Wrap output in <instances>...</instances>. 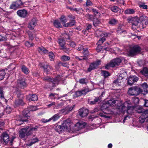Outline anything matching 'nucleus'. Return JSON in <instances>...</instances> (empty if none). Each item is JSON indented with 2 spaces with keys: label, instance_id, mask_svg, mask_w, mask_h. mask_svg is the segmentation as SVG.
<instances>
[{
  "label": "nucleus",
  "instance_id": "63",
  "mask_svg": "<svg viewBox=\"0 0 148 148\" xmlns=\"http://www.w3.org/2000/svg\"><path fill=\"white\" fill-rule=\"evenodd\" d=\"M92 5V3L90 0H87L86 5L87 6H91Z\"/></svg>",
  "mask_w": 148,
  "mask_h": 148
},
{
  "label": "nucleus",
  "instance_id": "13",
  "mask_svg": "<svg viewBox=\"0 0 148 148\" xmlns=\"http://www.w3.org/2000/svg\"><path fill=\"white\" fill-rule=\"evenodd\" d=\"M101 61L100 60H97L96 62L91 63L88 69V72H90L92 70L96 68L100 64Z\"/></svg>",
  "mask_w": 148,
  "mask_h": 148
},
{
  "label": "nucleus",
  "instance_id": "21",
  "mask_svg": "<svg viewBox=\"0 0 148 148\" xmlns=\"http://www.w3.org/2000/svg\"><path fill=\"white\" fill-rule=\"evenodd\" d=\"M17 14L19 16L24 18L26 16L27 12L25 10H18L17 12Z\"/></svg>",
  "mask_w": 148,
  "mask_h": 148
},
{
  "label": "nucleus",
  "instance_id": "29",
  "mask_svg": "<svg viewBox=\"0 0 148 148\" xmlns=\"http://www.w3.org/2000/svg\"><path fill=\"white\" fill-rule=\"evenodd\" d=\"M53 24L54 26L58 28H61L62 27L60 22L57 20L54 21Z\"/></svg>",
  "mask_w": 148,
  "mask_h": 148
},
{
  "label": "nucleus",
  "instance_id": "31",
  "mask_svg": "<svg viewBox=\"0 0 148 148\" xmlns=\"http://www.w3.org/2000/svg\"><path fill=\"white\" fill-rule=\"evenodd\" d=\"M3 140L5 143H7L9 141V137L6 133L3 134Z\"/></svg>",
  "mask_w": 148,
  "mask_h": 148
},
{
  "label": "nucleus",
  "instance_id": "62",
  "mask_svg": "<svg viewBox=\"0 0 148 148\" xmlns=\"http://www.w3.org/2000/svg\"><path fill=\"white\" fill-rule=\"evenodd\" d=\"M29 38L30 40H32L34 39L33 34L32 32H29L28 33Z\"/></svg>",
  "mask_w": 148,
  "mask_h": 148
},
{
  "label": "nucleus",
  "instance_id": "40",
  "mask_svg": "<svg viewBox=\"0 0 148 148\" xmlns=\"http://www.w3.org/2000/svg\"><path fill=\"white\" fill-rule=\"evenodd\" d=\"M5 74V72L4 70H0V80L3 79Z\"/></svg>",
  "mask_w": 148,
  "mask_h": 148
},
{
  "label": "nucleus",
  "instance_id": "45",
  "mask_svg": "<svg viewBox=\"0 0 148 148\" xmlns=\"http://www.w3.org/2000/svg\"><path fill=\"white\" fill-rule=\"evenodd\" d=\"M108 23L110 24L114 25L118 23V21L114 18H112L110 20Z\"/></svg>",
  "mask_w": 148,
  "mask_h": 148
},
{
  "label": "nucleus",
  "instance_id": "16",
  "mask_svg": "<svg viewBox=\"0 0 148 148\" xmlns=\"http://www.w3.org/2000/svg\"><path fill=\"white\" fill-rule=\"evenodd\" d=\"M26 86V83L24 80H19L17 81L16 85L17 88H23Z\"/></svg>",
  "mask_w": 148,
  "mask_h": 148
},
{
  "label": "nucleus",
  "instance_id": "48",
  "mask_svg": "<svg viewBox=\"0 0 148 148\" xmlns=\"http://www.w3.org/2000/svg\"><path fill=\"white\" fill-rule=\"evenodd\" d=\"M79 82L82 84H86L88 82L87 79L85 78H82L80 79Z\"/></svg>",
  "mask_w": 148,
  "mask_h": 148
},
{
  "label": "nucleus",
  "instance_id": "42",
  "mask_svg": "<svg viewBox=\"0 0 148 148\" xmlns=\"http://www.w3.org/2000/svg\"><path fill=\"white\" fill-rule=\"evenodd\" d=\"M66 106L63 109L60 110V114H66L69 113V110Z\"/></svg>",
  "mask_w": 148,
  "mask_h": 148
},
{
  "label": "nucleus",
  "instance_id": "39",
  "mask_svg": "<svg viewBox=\"0 0 148 148\" xmlns=\"http://www.w3.org/2000/svg\"><path fill=\"white\" fill-rule=\"evenodd\" d=\"M101 99V97L99 96V97L95 98L93 101L89 102V103L91 105H93L95 104L97 102L100 101V100Z\"/></svg>",
  "mask_w": 148,
  "mask_h": 148
},
{
  "label": "nucleus",
  "instance_id": "60",
  "mask_svg": "<svg viewBox=\"0 0 148 148\" xmlns=\"http://www.w3.org/2000/svg\"><path fill=\"white\" fill-rule=\"evenodd\" d=\"M0 98L1 99L4 98L2 89L1 87H0Z\"/></svg>",
  "mask_w": 148,
  "mask_h": 148
},
{
  "label": "nucleus",
  "instance_id": "53",
  "mask_svg": "<svg viewBox=\"0 0 148 148\" xmlns=\"http://www.w3.org/2000/svg\"><path fill=\"white\" fill-rule=\"evenodd\" d=\"M92 10L94 13L95 15L97 16H99L100 15V13L97 10L94 8H92Z\"/></svg>",
  "mask_w": 148,
  "mask_h": 148
},
{
  "label": "nucleus",
  "instance_id": "11",
  "mask_svg": "<svg viewBox=\"0 0 148 148\" xmlns=\"http://www.w3.org/2000/svg\"><path fill=\"white\" fill-rule=\"evenodd\" d=\"M41 66L44 69V73L46 74H49L50 71L52 70V67L47 64L46 63H43L41 64Z\"/></svg>",
  "mask_w": 148,
  "mask_h": 148
},
{
  "label": "nucleus",
  "instance_id": "61",
  "mask_svg": "<svg viewBox=\"0 0 148 148\" xmlns=\"http://www.w3.org/2000/svg\"><path fill=\"white\" fill-rule=\"evenodd\" d=\"M25 111H23V115L24 118H26L27 119H28L29 116L27 115V113L29 112L28 111H27V112H25Z\"/></svg>",
  "mask_w": 148,
  "mask_h": 148
},
{
  "label": "nucleus",
  "instance_id": "14",
  "mask_svg": "<svg viewBox=\"0 0 148 148\" xmlns=\"http://www.w3.org/2000/svg\"><path fill=\"white\" fill-rule=\"evenodd\" d=\"M37 127L36 126L34 127H29L28 126L26 127V136H28L31 135L33 132L37 130Z\"/></svg>",
  "mask_w": 148,
  "mask_h": 148
},
{
  "label": "nucleus",
  "instance_id": "18",
  "mask_svg": "<svg viewBox=\"0 0 148 148\" xmlns=\"http://www.w3.org/2000/svg\"><path fill=\"white\" fill-rule=\"evenodd\" d=\"M138 80V78L136 76H130L128 78V83L129 85H132L134 83L136 82Z\"/></svg>",
  "mask_w": 148,
  "mask_h": 148
},
{
  "label": "nucleus",
  "instance_id": "49",
  "mask_svg": "<svg viewBox=\"0 0 148 148\" xmlns=\"http://www.w3.org/2000/svg\"><path fill=\"white\" fill-rule=\"evenodd\" d=\"M105 40V38L103 37H102L99 40L97 44L98 45H101Z\"/></svg>",
  "mask_w": 148,
  "mask_h": 148
},
{
  "label": "nucleus",
  "instance_id": "57",
  "mask_svg": "<svg viewBox=\"0 0 148 148\" xmlns=\"http://www.w3.org/2000/svg\"><path fill=\"white\" fill-rule=\"evenodd\" d=\"M28 110L30 111H34L37 110V108L36 106H31L28 108Z\"/></svg>",
  "mask_w": 148,
  "mask_h": 148
},
{
  "label": "nucleus",
  "instance_id": "28",
  "mask_svg": "<svg viewBox=\"0 0 148 148\" xmlns=\"http://www.w3.org/2000/svg\"><path fill=\"white\" fill-rule=\"evenodd\" d=\"M96 34L97 35V36L106 37L109 36L110 35V34L109 33H107L106 32H99L97 31L96 32Z\"/></svg>",
  "mask_w": 148,
  "mask_h": 148
},
{
  "label": "nucleus",
  "instance_id": "47",
  "mask_svg": "<svg viewBox=\"0 0 148 148\" xmlns=\"http://www.w3.org/2000/svg\"><path fill=\"white\" fill-rule=\"evenodd\" d=\"M91 90H89L88 88H85L81 90H80L82 94L83 95H85L88 92L90 91Z\"/></svg>",
  "mask_w": 148,
  "mask_h": 148
},
{
  "label": "nucleus",
  "instance_id": "3",
  "mask_svg": "<svg viewBox=\"0 0 148 148\" xmlns=\"http://www.w3.org/2000/svg\"><path fill=\"white\" fill-rule=\"evenodd\" d=\"M73 124L70 119H67L64 121L62 125H57L55 128V131L60 134L65 130L69 131L71 129V127Z\"/></svg>",
  "mask_w": 148,
  "mask_h": 148
},
{
  "label": "nucleus",
  "instance_id": "26",
  "mask_svg": "<svg viewBox=\"0 0 148 148\" xmlns=\"http://www.w3.org/2000/svg\"><path fill=\"white\" fill-rule=\"evenodd\" d=\"M59 19L62 23L64 27V25L66 24V23L67 21V17L64 15H62Z\"/></svg>",
  "mask_w": 148,
  "mask_h": 148
},
{
  "label": "nucleus",
  "instance_id": "46",
  "mask_svg": "<svg viewBox=\"0 0 148 148\" xmlns=\"http://www.w3.org/2000/svg\"><path fill=\"white\" fill-rule=\"evenodd\" d=\"M61 60L63 61H66L70 59V57L64 55L61 57Z\"/></svg>",
  "mask_w": 148,
  "mask_h": 148
},
{
  "label": "nucleus",
  "instance_id": "30",
  "mask_svg": "<svg viewBox=\"0 0 148 148\" xmlns=\"http://www.w3.org/2000/svg\"><path fill=\"white\" fill-rule=\"evenodd\" d=\"M140 73L145 76L148 77V68L145 67L140 71Z\"/></svg>",
  "mask_w": 148,
  "mask_h": 148
},
{
  "label": "nucleus",
  "instance_id": "9",
  "mask_svg": "<svg viewBox=\"0 0 148 148\" xmlns=\"http://www.w3.org/2000/svg\"><path fill=\"white\" fill-rule=\"evenodd\" d=\"M23 5V3L21 0H17L12 2L10 5V8L15 10L21 7Z\"/></svg>",
  "mask_w": 148,
  "mask_h": 148
},
{
  "label": "nucleus",
  "instance_id": "58",
  "mask_svg": "<svg viewBox=\"0 0 148 148\" xmlns=\"http://www.w3.org/2000/svg\"><path fill=\"white\" fill-rule=\"evenodd\" d=\"M27 121V119H24L23 118L21 119L18 120L17 121L19 122V123L18 124V125H20L23 123L24 122H26Z\"/></svg>",
  "mask_w": 148,
  "mask_h": 148
},
{
  "label": "nucleus",
  "instance_id": "56",
  "mask_svg": "<svg viewBox=\"0 0 148 148\" xmlns=\"http://www.w3.org/2000/svg\"><path fill=\"white\" fill-rule=\"evenodd\" d=\"M119 8L117 6H113L111 8V10L114 12H117Z\"/></svg>",
  "mask_w": 148,
  "mask_h": 148
},
{
  "label": "nucleus",
  "instance_id": "44",
  "mask_svg": "<svg viewBox=\"0 0 148 148\" xmlns=\"http://www.w3.org/2000/svg\"><path fill=\"white\" fill-rule=\"evenodd\" d=\"M38 51L40 53H47L48 51L46 49L43 47H39L38 49Z\"/></svg>",
  "mask_w": 148,
  "mask_h": 148
},
{
  "label": "nucleus",
  "instance_id": "7",
  "mask_svg": "<svg viewBox=\"0 0 148 148\" xmlns=\"http://www.w3.org/2000/svg\"><path fill=\"white\" fill-rule=\"evenodd\" d=\"M116 100H114V99H111L106 103L103 104L101 107V109L104 112L103 110H108V108L109 106H114L115 105L116 103Z\"/></svg>",
  "mask_w": 148,
  "mask_h": 148
},
{
  "label": "nucleus",
  "instance_id": "10",
  "mask_svg": "<svg viewBox=\"0 0 148 148\" xmlns=\"http://www.w3.org/2000/svg\"><path fill=\"white\" fill-rule=\"evenodd\" d=\"M71 122L73 124L72 125L71 128L74 126L75 127V129L76 131H78L80 129L83 128L86 125L85 123L81 121L78 122L75 124H74L72 122Z\"/></svg>",
  "mask_w": 148,
  "mask_h": 148
},
{
  "label": "nucleus",
  "instance_id": "32",
  "mask_svg": "<svg viewBox=\"0 0 148 148\" xmlns=\"http://www.w3.org/2000/svg\"><path fill=\"white\" fill-rule=\"evenodd\" d=\"M93 21V25L95 27L98 26L101 23L100 20L97 18H94Z\"/></svg>",
  "mask_w": 148,
  "mask_h": 148
},
{
  "label": "nucleus",
  "instance_id": "20",
  "mask_svg": "<svg viewBox=\"0 0 148 148\" xmlns=\"http://www.w3.org/2000/svg\"><path fill=\"white\" fill-rule=\"evenodd\" d=\"M37 24V20L35 18L32 19L31 21L29 23L28 26V28L32 30L34 29L35 26Z\"/></svg>",
  "mask_w": 148,
  "mask_h": 148
},
{
  "label": "nucleus",
  "instance_id": "43",
  "mask_svg": "<svg viewBox=\"0 0 148 148\" xmlns=\"http://www.w3.org/2000/svg\"><path fill=\"white\" fill-rule=\"evenodd\" d=\"M135 12L134 10L131 9H128L126 10L125 13L126 14H133Z\"/></svg>",
  "mask_w": 148,
  "mask_h": 148
},
{
  "label": "nucleus",
  "instance_id": "4",
  "mask_svg": "<svg viewBox=\"0 0 148 148\" xmlns=\"http://www.w3.org/2000/svg\"><path fill=\"white\" fill-rule=\"evenodd\" d=\"M140 47L138 45H135L129 47L127 51V54L129 56L133 57L140 53Z\"/></svg>",
  "mask_w": 148,
  "mask_h": 148
},
{
  "label": "nucleus",
  "instance_id": "2",
  "mask_svg": "<svg viewBox=\"0 0 148 148\" xmlns=\"http://www.w3.org/2000/svg\"><path fill=\"white\" fill-rule=\"evenodd\" d=\"M135 106L131 103L130 101L128 100L123 104L119 106L118 109L122 113H124L126 111L128 114H131L134 112Z\"/></svg>",
  "mask_w": 148,
  "mask_h": 148
},
{
  "label": "nucleus",
  "instance_id": "12",
  "mask_svg": "<svg viewBox=\"0 0 148 148\" xmlns=\"http://www.w3.org/2000/svg\"><path fill=\"white\" fill-rule=\"evenodd\" d=\"M141 86L143 88L141 89L140 88H139V90L140 92V93H141L145 95L148 92V86L147 84L145 83L143 84Z\"/></svg>",
  "mask_w": 148,
  "mask_h": 148
},
{
  "label": "nucleus",
  "instance_id": "6",
  "mask_svg": "<svg viewBox=\"0 0 148 148\" xmlns=\"http://www.w3.org/2000/svg\"><path fill=\"white\" fill-rule=\"evenodd\" d=\"M122 61V59L120 58L114 59L106 65L105 68L108 69L110 67H114L116 65H119Z\"/></svg>",
  "mask_w": 148,
  "mask_h": 148
},
{
  "label": "nucleus",
  "instance_id": "1",
  "mask_svg": "<svg viewBox=\"0 0 148 148\" xmlns=\"http://www.w3.org/2000/svg\"><path fill=\"white\" fill-rule=\"evenodd\" d=\"M132 23V28L133 30L139 28L142 29L145 27L148 23V17L145 16H142L139 18L134 17L131 19Z\"/></svg>",
  "mask_w": 148,
  "mask_h": 148
},
{
  "label": "nucleus",
  "instance_id": "38",
  "mask_svg": "<svg viewBox=\"0 0 148 148\" xmlns=\"http://www.w3.org/2000/svg\"><path fill=\"white\" fill-rule=\"evenodd\" d=\"M38 141V139L37 138H35L31 140V141L30 143H29L27 144V145L29 146H31L33 144Z\"/></svg>",
  "mask_w": 148,
  "mask_h": 148
},
{
  "label": "nucleus",
  "instance_id": "34",
  "mask_svg": "<svg viewBox=\"0 0 148 148\" xmlns=\"http://www.w3.org/2000/svg\"><path fill=\"white\" fill-rule=\"evenodd\" d=\"M21 70L22 72L26 75L28 74L29 72V71L28 68L24 65L22 66Z\"/></svg>",
  "mask_w": 148,
  "mask_h": 148
},
{
  "label": "nucleus",
  "instance_id": "64",
  "mask_svg": "<svg viewBox=\"0 0 148 148\" xmlns=\"http://www.w3.org/2000/svg\"><path fill=\"white\" fill-rule=\"evenodd\" d=\"M67 106V108L68 110H69V112L71 111H72V110H73V108L75 107V106L73 105L71 106Z\"/></svg>",
  "mask_w": 148,
  "mask_h": 148
},
{
  "label": "nucleus",
  "instance_id": "41",
  "mask_svg": "<svg viewBox=\"0 0 148 148\" xmlns=\"http://www.w3.org/2000/svg\"><path fill=\"white\" fill-rule=\"evenodd\" d=\"M138 5L140 8H142L144 9H147V6L145 5L144 3L142 2H140L138 3Z\"/></svg>",
  "mask_w": 148,
  "mask_h": 148
},
{
  "label": "nucleus",
  "instance_id": "27",
  "mask_svg": "<svg viewBox=\"0 0 148 148\" xmlns=\"http://www.w3.org/2000/svg\"><path fill=\"white\" fill-rule=\"evenodd\" d=\"M49 97L52 99H59L60 98L62 97V96L59 97V95L57 94L51 93L49 95Z\"/></svg>",
  "mask_w": 148,
  "mask_h": 148
},
{
  "label": "nucleus",
  "instance_id": "35",
  "mask_svg": "<svg viewBox=\"0 0 148 148\" xmlns=\"http://www.w3.org/2000/svg\"><path fill=\"white\" fill-rule=\"evenodd\" d=\"M101 74L102 76L104 77L105 78L110 75V74L108 72L104 70L101 71Z\"/></svg>",
  "mask_w": 148,
  "mask_h": 148
},
{
  "label": "nucleus",
  "instance_id": "15",
  "mask_svg": "<svg viewBox=\"0 0 148 148\" xmlns=\"http://www.w3.org/2000/svg\"><path fill=\"white\" fill-rule=\"evenodd\" d=\"M23 95H21L20 96H19L18 95V99H17L15 102V104L16 106L23 105L24 104V103L23 100Z\"/></svg>",
  "mask_w": 148,
  "mask_h": 148
},
{
  "label": "nucleus",
  "instance_id": "5",
  "mask_svg": "<svg viewBox=\"0 0 148 148\" xmlns=\"http://www.w3.org/2000/svg\"><path fill=\"white\" fill-rule=\"evenodd\" d=\"M44 79L45 80L50 82V84H52V86L53 87L58 85L59 81L61 80V77L59 75L57 76L53 79L48 76L45 77Z\"/></svg>",
  "mask_w": 148,
  "mask_h": 148
},
{
  "label": "nucleus",
  "instance_id": "22",
  "mask_svg": "<svg viewBox=\"0 0 148 148\" xmlns=\"http://www.w3.org/2000/svg\"><path fill=\"white\" fill-rule=\"evenodd\" d=\"M123 77L121 76L120 75L114 81V83L119 86H121L123 84Z\"/></svg>",
  "mask_w": 148,
  "mask_h": 148
},
{
  "label": "nucleus",
  "instance_id": "25",
  "mask_svg": "<svg viewBox=\"0 0 148 148\" xmlns=\"http://www.w3.org/2000/svg\"><path fill=\"white\" fill-rule=\"evenodd\" d=\"M135 110L136 112L139 113H142L144 111L142 106H135Z\"/></svg>",
  "mask_w": 148,
  "mask_h": 148
},
{
  "label": "nucleus",
  "instance_id": "59",
  "mask_svg": "<svg viewBox=\"0 0 148 148\" xmlns=\"http://www.w3.org/2000/svg\"><path fill=\"white\" fill-rule=\"evenodd\" d=\"M117 31L118 33L120 34H121L122 33H125V32H126L123 30L121 28V27H120L117 29Z\"/></svg>",
  "mask_w": 148,
  "mask_h": 148
},
{
  "label": "nucleus",
  "instance_id": "51",
  "mask_svg": "<svg viewBox=\"0 0 148 148\" xmlns=\"http://www.w3.org/2000/svg\"><path fill=\"white\" fill-rule=\"evenodd\" d=\"M49 56L51 61L53 60L55 56L53 52H50L49 53Z\"/></svg>",
  "mask_w": 148,
  "mask_h": 148
},
{
  "label": "nucleus",
  "instance_id": "23",
  "mask_svg": "<svg viewBox=\"0 0 148 148\" xmlns=\"http://www.w3.org/2000/svg\"><path fill=\"white\" fill-rule=\"evenodd\" d=\"M59 43L60 46L62 47L61 49L64 50H66L68 51L69 49H67L65 46V42L64 40L63 39H60L59 40Z\"/></svg>",
  "mask_w": 148,
  "mask_h": 148
},
{
  "label": "nucleus",
  "instance_id": "8",
  "mask_svg": "<svg viewBox=\"0 0 148 148\" xmlns=\"http://www.w3.org/2000/svg\"><path fill=\"white\" fill-rule=\"evenodd\" d=\"M127 93L130 96H137L140 94L139 88L136 86L132 87L130 88Z\"/></svg>",
  "mask_w": 148,
  "mask_h": 148
},
{
  "label": "nucleus",
  "instance_id": "36",
  "mask_svg": "<svg viewBox=\"0 0 148 148\" xmlns=\"http://www.w3.org/2000/svg\"><path fill=\"white\" fill-rule=\"evenodd\" d=\"M139 99L138 98H133L132 99V103H131L134 106H137V104L139 103Z\"/></svg>",
  "mask_w": 148,
  "mask_h": 148
},
{
  "label": "nucleus",
  "instance_id": "55",
  "mask_svg": "<svg viewBox=\"0 0 148 148\" xmlns=\"http://www.w3.org/2000/svg\"><path fill=\"white\" fill-rule=\"evenodd\" d=\"M82 95L80 90L78 91L75 92L74 96V97H77L79 96H80Z\"/></svg>",
  "mask_w": 148,
  "mask_h": 148
},
{
  "label": "nucleus",
  "instance_id": "24",
  "mask_svg": "<svg viewBox=\"0 0 148 148\" xmlns=\"http://www.w3.org/2000/svg\"><path fill=\"white\" fill-rule=\"evenodd\" d=\"M19 137L20 138H24L26 135V130L25 128H23L20 131Z\"/></svg>",
  "mask_w": 148,
  "mask_h": 148
},
{
  "label": "nucleus",
  "instance_id": "50",
  "mask_svg": "<svg viewBox=\"0 0 148 148\" xmlns=\"http://www.w3.org/2000/svg\"><path fill=\"white\" fill-rule=\"evenodd\" d=\"M12 111L11 108L9 106H7L6 108L4 110V112L7 114H9Z\"/></svg>",
  "mask_w": 148,
  "mask_h": 148
},
{
  "label": "nucleus",
  "instance_id": "54",
  "mask_svg": "<svg viewBox=\"0 0 148 148\" xmlns=\"http://www.w3.org/2000/svg\"><path fill=\"white\" fill-rule=\"evenodd\" d=\"M146 117L145 116L144 117L143 115H141L139 118L140 122L141 123H143L145 120Z\"/></svg>",
  "mask_w": 148,
  "mask_h": 148
},
{
  "label": "nucleus",
  "instance_id": "52",
  "mask_svg": "<svg viewBox=\"0 0 148 148\" xmlns=\"http://www.w3.org/2000/svg\"><path fill=\"white\" fill-rule=\"evenodd\" d=\"M85 17L88 20L91 21L93 20L94 18V16L93 15L90 14H88L85 16Z\"/></svg>",
  "mask_w": 148,
  "mask_h": 148
},
{
  "label": "nucleus",
  "instance_id": "17",
  "mask_svg": "<svg viewBox=\"0 0 148 148\" xmlns=\"http://www.w3.org/2000/svg\"><path fill=\"white\" fill-rule=\"evenodd\" d=\"M88 113V110L86 108H82L79 110V114L82 117L87 116Z\"/></svg>",
  "mask_w": 148,
  "mask_h": 148
},
{
  "label": "nucleus",
  "instance_id": "33",
  "mask_svg": "<svg viewBox=\"0 0 148 148\" xmlns=\"http://www.w3.org/2000/svg\"><path fill=\"white\" fill-rule=\"evenodd\" d=\"M60 116L59 114H57L53 116L52 117L49 119V120H53V121H55L58 120L60 118Z\"/></svg>",
  "mask_w": 148,
  "mask_h": 148
},
{
  "label": "nucleus",
  "instance_id": "19",
  "mask_svg": "<svg viewBox=\"0 0 148 148\" xmlns=\"http://www.w3.org/2000/svg\"><path fill=\"white\" fill-rule=\"evenodd\" d=\"M26 99L27 100L29 101H35L38 99V97L37 95L35 94L29 95L27 96Z\"/></svg>",
  "mask_w": 148,
  "mask_h": 148
},
{
  "label": "nucleus",
  "instance_id": "37",
  "mask_svg": "<svg viewBox=\"0 0 148 148\" xmlns=\"http://www.w3.org/2000/svg\"><path fill=\"white\" fill-rule=\"evenodd\" d=\"M75 24V21L74 20H72L70 22L64 25V27H71L74 25Z\"/></svg>",
  "mask_w": 148,
  "mask_h": 148
}]
</instances>
